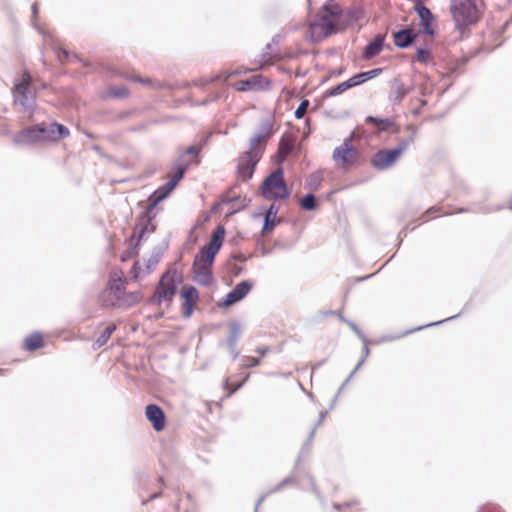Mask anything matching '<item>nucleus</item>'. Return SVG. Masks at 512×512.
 Instances as JSON below:
<instances>
[{"mask_svg":"<svg viewBox=\"0 0 512 512\" xmlns=\"http://www.w3.org/2000/svg\"><path fill=\"white\" fill-rule=\"evenodd\" d=\"M126 280L122 278L112 279L101 292L99 300L104 307L117 309H129L141 302L143 295L141 291L126 292Z\"/></svg>","mask_w":512,"mask_h":512,"instance_id":"nucleus-1","label":"nucleus"},{"mask_svg":"<svg viewBox=\"0 0 512 512\" xmlns=\"http://www.w3.org/2000/svg\"><path fill=\"white\" fill-rule=\"evenodd\" d=\"M259 192L264 199L272 201L284 200L290 197V190L285 182L281 167L271 172L263 180Z\"/></svg>","mask_w":512,"mask_h":512,"instance_id":"nucleus-2","label":"nucleus"},{"mask_svg":"<svg viewBox=\"0 0 512 512\" xmlns=\"http://www.w3.org/2000/svg\"><path fill=\"white\" fill-rule=\"evenodd\" d=\"M183 280L182 274L177 270H168L164 273L158 283L150 302L161 305L164 301L171 302L177 292L178 284Z\"/></svg>","mask_w":512,"mask_h":512,"instance_id":"nucleus-3","label":"nucleus"},{"mask_svg":"<svg viewBox=\"0 0 512 512\" xmlns=\"http://www.w3.org/2000/svg\"><path fill=\"white\" fill-rule=\"evenodd\" d=\"M225 236V228L222 225L216 227L207 246L201 247L194 258L193 266L212 267L215 257L222 247Z\"/></svg>","mask_w":512,"mask_h":512,"instance_id":"nucleus-4","label":"nucleus"},{"mask_svg":"<svg viewBox=\"0 0 512 512\" xmlns=\"http://www.w3.org/2000/svg\"><path fill=\"white\" fill-rule=\"evenodd\" d=\"M264 152V146L254 148L249 145V148L237 158L236 173L239 180L246 182L253 177L256 166Z\"/></svg>","mask_w":512,"mask_h":512,"instance_id":"nucleus-5","label":"nucleus"},{"mask_svg":"<svg viewBox=\"0 0 512 512\" xmlns=\"http://www.w3.org/2000/svg\"><path fill=\"white\" fill-rule=\"evenodd\" d=\"M31 83L32 77L28 71H25L22 80L14 84V102L23 107L25 111L33 110L36 105V93L31 90Z\"/></svg>","mask_w":512,"mask_h":512,"instance_id":"nucleus-6","label":"nucleus"},{"mask_svg":"<svg viewBox=\"0 0 512 512\" xmlns=\"http://www.w3.org/2000/svg\"><path fill=\"white\" fill-rule=\"evenodd\" d=\"M450 11L457 27L471 25L477 21L475 0H451Z\"/></svg>","mask_w":512,"mask_h":512,"instance_id":"nucleus-7","label":"nucleus"},{"mask_svg":"<svg viewBox=\"0 0 512 512\" xmlns=\"http://www.w3.org/2000/svg\"><path fill=\"white\" fill-rule=\"evenodd\" d=\"M37 131L41 137V142H57L70 135L69 129L58 122L39 123Z\"/></svg>","mask_w":512,"mask_h":512,"instance_id":"nucleus-8","label":"nucleus"},{"mask_svg":"<svg viewBox=\"0 0 512 512\" xmlns=\"http://www.w3.org/2000/svg\"><path fill=\"white\" fill-rule=\"evenodd\" d=\"M157 214L158 209H154L151 213H148V206L141 212L132 234V238H138V242L135 247L139 245V242L144 238L145 234L153 233L155 231L156 224L154 223V219Z\"/></svg>","mask_w":512,"mask_h":512,"instance_id":"nucleus-9","label":"nucleus"},{"mask_svg":"<svg viewBox=\"0 0 512 512\" xmlns=\"http://www.w3.org/2000/svg\"><path fill=\"white\" fill-rule=\"evenodd\" d=\"M352 135L345 139V141L333 152V160L341 165H353L357 150L350 144Z\"/></svg>","mask_w":512,"mask_h":512,"instance_id":"nucleus-10","label":"nucleus"},{"mask_svg":"<svg viewBox=\"0 0 512 512\" xmlns=\"http://www.w3.org/2000/svg\"><path fill=\"white\" fill-rule=\"evenodd\" d=\"M415 11L420 19L419 27L420 31L423 34L429 36H435L436 30L433 28V23L435 21L434 15L431 10L426 7L422 2H418L415 5Z\"/></svg>","mask_w":512,"mask_h":512,"instance_id":"nucleus-11","label":"nucleus"},{"mask_svg":"<svg viewBox=\"0 0 512 512\" xmlns=\"http://www.w3.org/2000/svg\"><path fill=\"white\" fill-rule=\"evenodd\" d=\"M400 157L398 150H379L371 158V165L377 170L383 171L389 169Z\"/></svg>","mask_w":512,"mask_h":512,"instance_id":"nucleus-12","label":"nucleus"},{"mask_svg":"<svg viewBox=\"0 0 512 512\" xmlns=\"http://www.w3.org/2000/svg\"><path fill=\"white\" fill-rule=\"evenodd\" d=\"M270 86V80L265 79L261 75H256L249 79L240 80L234 84L235 89L241 92L263 90L265 88H270Z\"/></svg>","mask_w":512,"mask_h":512,"instance_id":"nucleus-13","label":"nucleus"},{"mask_svg":"<svg viewBox=\"0 0 512 512\" xmlns=\"http://www.w3.org/2000/svg\"><path fill=\"white\" fill-rule=\"evenodd\" d=\"M37 129H39V124L22 129L14 135V143L16 145H33L41 142V137Z\"/></svg>","mask_w":512,"mask_h":512,"instance_id":"nucleus-14","label":"nucleus"},{"mask_svg":"<svg viewBox=\"0 0 512 512\" xmlns=\"http://www.w3.org/2000/svg\"><path fill=\"white\" fill-rule=\"evenodd\" d=\"M145 415L155 431L163 430L165 426V414L162 408L156 404H149L146 406Z\"/></svg>","mask_w":512,"mask_h":512,"instance_id":"nucleus-15","label":"nucleus"},{"mask_svg":"<svg viewBox=\"0 0 512 512\" xmlns=\"http://www.w3.org/2000/svg\"><path fill=\"white\" fill-rule=\"evenodd\" d=\"M183 303V316L189 318L192 315L194 304L199 300V294L194 286H184L181 290Z\"/></svg>","mask_w":512,"mask_h":512,"instance_id":"nucleus-16","label":"nucleus"},{"mask_svg":"<svg viewBox=\"0 0 512 512\" xmlns=\"http://www.w3.org/2000/svg\"><path fill=\"white\" fill-rule=\"evenodd\" d=\"M250 201V198L246 196L242 197L240 195H231V191L227 192L222 197V203L225 205H230L229 215H233L245 209Z\"/></svg>","mask_w":512,"mask_h":512,"instance_id":"nucleus-17","label":"nucleus"},{"mask_svg":"<svg viewBox=\"0 0 512 512\" xmlns=\"http://www.w3.org/2000/svg\"><path fill=\"white\" fill-rule=\"evenodd\" d=\"M410 91V87L405 86L400 79L394 78L391 81L388 99L393 104H399Z\"/></svg>","mask_w":512,"mask_h":512,"instance_id":"nucleus-18","label":"nucleus"},{"mask_svg":"<svg viewBox=\"0 0 512 512\" xmlns=\"http://www.w3.org/2000/svg\"><path fill=\"white\" fill-rule=\"evenodd\" d=\"M272 130V123L268 120L263 121L258 132L250 139L249 145L254 148H259L260 146L266 147V144H262V142L267 141L272 136Z\"/></svg>","mask_w":512,"mask_h":512,"instance_id":"nucleus-19","label":"nucleus"},{"mask_svg":"<svg viewBox=\"0 0 512 512\" xmlns=\"http://www.w3.org/2000/svg\"><path fill=\"white\" fill-rule=\"evenodd\" d=\"M416 38V34L408 28L400 29L393 33L394 45L400 49H406L411 46Z\"/></svg>","mask_w":512,"mask_h":512,"instance_id":"nucleus-20","label":"nucleus"},{"mask_svg":"<svg viewBox=\"0 0 512 512\" xmlns=\"http://www.w3.org/2000/svg\"><path fill=\"white\" fill-rule=\"evenodd\" d=\"M328 15H321L319 22H312L309 25V30L312 34L315 33L317 28H321L324 36H329L335 32L336 23Z\"/></svg>","mask_w":512,"mask_h":512,"instance_id":"nucleus-21","label":"nucleus"},{"mask_svg":"<svg viewBox=\"0 0 512 512\" xmlns=\"http://www.w3.org/2000/svg\"><path fill=\"white\" fill-rule=\"evenodd\" d=\"M194 279L202 286H209L213 282L212 267L193 266Z\"/></svg>","mask_w":512,"mask_h":512,"instance_id":"nucleus-22","label":"nucleus"},{"mask_svg":"<svg viewBox=\"0 0 512 512\" xmlns=\"http://www.w3.org/2000/svg\"><path fill=\"white\" fill-rule=\"evenodd\" d=\"M384 37L381 35H377L372 41H370L363 50V58L371 59L377 56L383 47Z\"/></svg>","mask_w":512,"mask_h":512,"instance_id":"nucleus-23","label":"nucleus"},{"mask_svg":"<svg viewBox=\"0 0 512 512\" xmlns=\"http://www.w3.org/2000/svg\"><path fill=\"white\" fill-rule=\"evenodd\" d=\"M175 164H176V171H175L174 175L172 176L171 180L174 181L175 184L177 185L178 182L184 177V174H185L186 170L188 169V167L192 164V161L185 159V154H181L177 158Z\"/></svg>","mask_w":512,"mask_h":512,"instance_id":"nucleus-24","label":"nucleus"},{"mask_svg":"<svg viewBox=\"0 0 512 512\" xmlns=\"http://www.w3.org/2000/svg\"><path fill=\"white\" fill-rule=\"evenodd\" d=\"M170 192L166 191L164 186L157 188L148 198V213H151L154 209H158L157 205L169 196Z\"/></svg>","mask_w":512,"mask_h":512,"instance_id":"nucleus-25","label":"nucleus"},{"mask_svg":"<svg viewBox=\"0 0 512 512\" xmlns=\"http://www.w3.org/2000/svg\"><path fill=\"white\" fill-rule=\"evenodd\" d=\"M294 148V142L292 139H285L282 137L278 144L277 158L279 162H283L286 157L292 152Z\"/></svg>","mask_w":512,"mask_h":512,"instance_id":"nucleus-26","label":"nucleus"},{"mask_svg":"<svg viewBox=\"0 0 512 512\" xmlns=\"http://www.w3.org/2000/svg\"><path fill=\"white\" fill-rule=\"evenodd\" d=\"M43 345V337L39 332H34L24 340V349L27 351H35Z\"/></svg>","mask_w":512,"mask_h":512,"instance_id":"nucleus-27","label":"nucleus"},{"mask_svg":"<svg viewBox=\"0 0 512 512\" xmlns=\"http://www.w3.org/2000/svg\"><path fill=\"white\" fill-rule=\"evenodd\" d=\"M242 334V325L238 321L231 322L229 325V336L227 338V345H237Z\"/></svg>","mask_w":512,"mask_h":512,"instance_id":"nucleus-28","label":"nucleus"},{"mask_svg":"<svg viewBox=\"0 0 512 512\" xmlns=\"http://www.w3.org/2000/svg\"><path fill=\"white\" fill-rule=\"evenodd\" d=\"M115 330H116L115 324L107 326L104 329V331L101 333V335L95 340V342L93 344L94 348L97 349V348L104 346Z\"/></svg>","mask_w":512,"mask_h":512,"instance_id":"nucleus-29","label":"nucleus"},{"mask_svg":"<svg viewBox=\"0 0 512 512\" xmlns=\"http://www.w3.org/2000/svg\"><path fill=\"white\" fill-rule=\"evenodd\" d=\"M408 129H411L412 133L408 137L401 139L394 148L395 150H398L400 156L415 140L416 130L412 126H408Z\"/></svg>","mask_w":512,"mask_h":512,"instance_id":"nucleus-30","label":"nucleus"},{"mask_svg":"<svg viewBox=\"0 0 512 512\" xmlns=\"http://www.w3.org/2000/svg\"><path fill=\"white\" fill-rule=\"evenodd\" d=\"M323 10L326 12L325 15L336 18H339L343 12L341 7L333 0H328L323 6Z\"/></svg>","mask_w":512,"mask_h":512,"instance_id":"nucleus-31","label":"nucleus"},{"mask_svg":"<svg viewBox=\"0 0 512 512\" xmlns=\"http://www.w3.org/2000/svg\"><path fill=\"white\" fill-rule=\"evenodd\" d=\"M253 285L251 282L247 280H243L236 284V286L232 289L233 292H236L237 296L243 300L247 294L251 291Z\"/></svg>","mask_w":512,"mask_h":512,"instance_id":"nucleus-32","label":"nucleus"},{"mask_svg":"<svg viewBox=\"0 0 512 512\" xmlns=\"http://www.w3.org/2000/svg\"><path fill=\"white\" fill-rule=\"evenodd\" d=\"M315 432H316V427H313L310 434H309V437L307 439V441L302 445V448H301V451L298 455V458L296 460V465L295 467H297L300 462L302 461V459L309 453L310 449H311V442H312V439L315 435Z\"/></svg>","mask_w":512,"mask_h":512,"instance_id":"nucleus-33","label":"nucleus"},{"mask_svg":"<svg viewBox=\"0 0 512 512\" xmlns=\"http://www.w3.org/2000/svg\"><path fill=\"white\" fill-rule=\"evenodd\" d=\"M457 317H458V315H454V316L448 317V318H446V319H444V320H440V321H436V322L429 323V324H426V325H422V326L416 327V328H414V329L408 330V331H406V332L402 333L401 335H399V336H397V337H390V338H388L387 340H388V341H392V340H395V339L400 338L401 336L408 335V334H410V333H412V332H414V331H419V330H422V329H424V328H426V327L437 326V325L442 324L443 322H446V321H449V320H453V319H455V318H457Z\"/></svg>","mask_w":512,"mask_h":512,"instance_id":"nucleus-34","label":"nucleus"},{"mask_svg":"<svg viewBox=\"0 0 512 512\" xmlns=\"http://www.w3.org/2000/svg\"><path fill=\"white\" fill-rule=\"evenodd\" d=\"M302 209L306 211H313L317 207L316 197L313 193L306 194L300 201Z\"/></svg>","mask_w":512,"mask_h":512,"instance_id":"nucleus-35","label":"nucleus"},{"mask_svg":"<svg viewBox=\"0 0 512 512\" xmlns=\"http://www.w3.org/2000/svg\"><path fill=\"white\" fill-rule=\"evenodd\" d=\"M366 123L380 125V127H379L380 131H385L392 125V121L390 119L378 118V117H374V116H367Z\"/></svg>","mask_w":512,"mask_h":512,"instance_id":"nucleus-36","label":"nucleus"},{"mask_svg":"<svg viewBox=\"0 0 512 512\" xmlns=\"http://www.w3.org/2000/svg\"><path fill=\"white\" fill-rule=\"evenodd\" d=\"M272 43H267L263 52L260 55L259 64L262 67L265 64H270L273 62L275 55L271 52Z\"/></svg>","mask_w":512,"mask_h":512,"instance_id":"nucleus-37","label":"nucleus"},{"mask_svg":"<svg viewBox=\"0 0 512 512\" xmlns=\"http://www.w3.org/2000/svg\"><path fill=\"white\" fill-rule=\"evenodd\" d=\"M298 486L302 489H305L307 486H310L315 495L321 499L320 492L316 488L314 479L310 475L307 474L303 477V479L298 480Z\"/></svg>","mask_w":512,"mask_h":512,"instance_id":"nucleus-38","label":"nucleus"},{"mask_svg":"<svg viewBox=\"0 0 512 512\" xmlns=\"http://www.w3.org/2000/svg\"><path fill=\"white\" fill-rule=\"evenodd\" d=\"M321 175L319 173L312 174L306 182V187L309 189L317 190L321 183Z\"/></svg>","mask_w":512,"mask_h":512,"instance_id":"nucleus-39","label":"nucleus"},{"mask_svg":"<svg viewBox=\"0 0 512 512\" xmlns=\"http://www.w3.org/2000/svg\"><path fill=\"white\" fill-rule=\"evenodd\" d=\"M309 107V101L307 99H303L297 109L294 112V116L296 119H302Z\"/></svg>","mask_w":512,"mask_h":512,"instance_id":"nucleus-40","label":"nucleus"},{"mask_svg":"<svg viewBox=\"0 0 512 512\" xmlns=\"http://www.w3.org/2000/svg\"><path fill=\"white\" fill-rule=\"evenodd\" d=\"M240 297L237 296L236 292H233L232 290L226 295V297L222 301L223 306H231L238 302H240Z\"/></svg>","mask_w":512,"mask_h":512,"instance_id":"nucleus-41","label":"nucleus"},{"mask_svg":"<svg viewBox=\"0 0 512 512\" xmlns=\"http://www.w3.org/2000/svg\"><path fill=\"white\" fill-rule=\"evenodd\" d=\"M277 223H280V220L276 221L274 219L264 218V223H263L261 234L266 235V234L272 232Z\"/></svg>","mask_w":512,"mask_h":512,"instance_id":"nucleus-42","label":"nucleus"},{"mask_svg":"<svg viewBox=\"0 0 512 512\" xmlns=\"http://www.w3.org/2000/svg\"><path fill=\"white\" fill-rule=\"evenodd\" d=\"M200 151V146H190L182 154H185V159L191 160L193 162V159L199 155Z\"/></svg>","mask_w":512,"mask_h":512,"instance_id":"nucleus-43","label":"nucleus"},{"mask_svg":"<svg viewBox=\"0 0 512 512\" xmlns=\"http://www.w3.org/2000/svg\"><path fill=\"white\" fill-rule=\"evenodd\" d=\"M347 90L348 89L345 86V83L342 82V83H340V84L330 88L329 90H327L326 95L329 96V97H333V96L340 95V94L344 93Z\"/></svg>","mask_w":512,"mask_h":512,"instance_id":"nucleus-44","label":"nucleus"},{"mask_svg":"<svg viewBox=\"0 0 512 512\" xmlns=\"http://www.w3.org/2000/svg\"><path fill=\"white\" fill-rule=\"evenodd\" d=\"M361 340L364 343V346H363V356L359 360V362L357 363L356 369H359L363 365V363L365 362L367 356L369 355L368 340H367L366 336L365 335H361Z\"/></svg>","mask_w":512,"mask_h":512,"instance_id":"nucleus-45","label":"nucleus"},{"mask_svg":"<svg viewBox=\"0 0 512 512\" xmlns=\"http://www.w3.org/2000/svg\"><path fill=\"white\" fill-rule=\"evenodd\" d=\"M260 362H261V358L245 357L242 361L241 366L243 368H252V367L258 366L260 364Z\"/></svg>","mask_w":512,"mask_h":512,"instance_id":"nucleus-46","label":"nucleus"},{"mask_svg":"<svg viewBox=\"0 0 512 512\" xmlns=\"http://www.w3.org/2000/svg\"><path fill=\"white\" fill-rule=\"evenodd\" d=\"M278 212H279V206L276 205L275 203H272L266 209L264 218L276 220V216H277Z\"/></svg>","mask_w":512,"mask_h":512,"instance_id":"nucleus-47","label":"nucleus"},{"mask_svg":"<svg viewBox=\"0 0 512 512\" xmlns=\"http://www.w3.org/2000/svg\"><path fill=\"white\" fill-rule=\"evenodd\" d=\"M429 57V50L428 48L420 47L416 51V58L417 61L420 63H426Z\"/></svg>","mask_w":512,"mask_h":512,"instance_id":"nucleus-48","label":"nucleus"},{"mask_svg":"<svg viewBox=\"0 0 512 512\" xmlns=\"http://www.w3.org/2000/svg\"><path fill=\"white\" fill-rule=\"evenodd\" d=\"M138 80L141 83L151 87L152 89H161L163 87V84L161 82L152 80L150 78H146V79L139 78Z\"/></svg>","mask_w":512,"mask_h":512,"instance_id":"nucleus-49","label":"nucleus"},{"mask_svg":"<svg viewBox=\"0 0 512 512\" xmlns=\"http://www.w3.org/2000/svg\"><path fill=\"white\" fill-rule=\"evenodd\" d=\"M111 94L114 97H126L128 96V90L127 88L121 86V87H113L111 88Z\"/></svg>","mask_w":512,"mask_h":512,"instance_id":"nucleus-50","label":"nucleus"},{"mask_svg":"<svg viewBox=\"0 0 512 512\" xmlns=\"http://www.w3.org/2000/svg\"><path fill=\"white\" fill-rule=\"evenodd\" d=\"M296 480V476L295 474H292L288 477H286L285 479H283L273 490L272 492H276V491H279L284 485L288 484V483H291L293 481Z\"/></svg>","mask_w":512,"mask_h":512,"instance_id":"nucleus-51","label":"nucleus"},{"mask_svg":"<svg viewBox=\"0 0 512 512\" xmlns=\"http://www.w3.org/2000/svg\"><path fill=\"white\" fill-rule=\"evenodd\" d=\"M479 512H502V509L496 504H486Z\"/></svg>","mask_w":512,"mask_h":512,"instance_id":"nucleus-52","label":"nucleus"},{"mask_svg":"<svg viewBox=\"0 0 512 512\" xmlns=\"http://www.w3.org/2000/svg\"><path fill=\"white\" fill-rule=\"evenodd\" d=\"M382 72L381 68H375L366 72H363L366 81L373 79L374 77L378 76Z\"/></svg>","mask_w":512,"mask_h":512,"instance_id":"nucleus-53","label":"nucleus"},{"mask_svg":"<svg viewBox=\"0 0 512 512\" xmlns=\"http://www.w3.org/2000/svg\"><path fill=\"white\" fill-rule=\"evenodd\" d=\"M57 57L59 61L64 62L69 58V52L64 48H58L57 49Z\"/></svg>","mask_w":512,"mask_h":512,"instance_id":"nucleus-54","label":"nucleus"},{"mask_svg":"<svg viewBox=\"0 0 512 512\" xmlns=\"http://www.w3.org/2000/svg\"><path fill=\"white\" fill-rule=\"evenodd\" d=\"M222 78L221 75H216L215 77H212L211 79H202L199 81V83H196L197 86L199 87H204L205 85L211 83V82H214V81H217V80H220Z\"/></svg>","mask_w":512,"mask_h":512,"instance_id":"nucleus-55","label":"nucleus"},{"mask_svg":"<svg viewBox=\"0 0 512 512\" xmlns=\"http://www.w3.org/2000/svg\"><path fill=\"white\" fill-rule=\"evenodd\" d=\"M159 260H160V256L158 254L151 256L150 259L148 260V266H147L148 270L153 269L156 266V264L159 262Z\"/></svg>","mask_w":512,"mask_h":512,"instance_id":"nucleus-56","label":"nucleus"},{"mask_svg":"<svg viewBox=\"0 0 512 512\" xmlns=\"http://www.w3.org/2000/svg\"><path fill=\"white\" fill-rule=\"evenodd\" d=\"M352 79H353V82L356 84V86L366 82L363 72L352 76Z\"/></svg>","mask_w":512,"mask_h":512,"instance_id":"nucleus-57","label":"nucleus"},{"mask_svg":"<svg viewBox=\"0 0 512 512\" xmlns=\"http://www.w3.org/2000/svg\"><path fill=\"white\" fill-rule=\"evenodd\" d=\"M218 94L214 95L213 97L205 98L204 100L197 102L196 105L198 106H206L218 99Z\"/></svg>","mask_w":512,"mask_h":512,"instance_id":"nucleus-58","label":"nucleus"},{"mask_svg":"<svg viewBox=\"0 0 512 512\" xmlns=\"http://www.w3.org/2000/svg\"><path fill=\"white\" fill-rule=\"evenodd\" d=\"M346 323L349 325V327L359 336L361 339V335H364L362 331L358 328V326L352 322V321H346Z\"/></svg>","mask_w":512,"mask_h":512,"instance_id":"nucleus-59","label":"nucleus"},{"mask_svg":"<svg viewBox=\"0 0 512 512\" xmlns=\"http://www.w3.org/2000/svg\"><path fill=\"white\" fill-rule=\"evenodd\" d=\"M230 355L233 360H236L239 357V351L237 350V345L228 346Z\"/></svg>","mask_w":512,"mask_h":512,"instance_id":"nucleus-60","label":"nucleus"},{"mask_svg":"<svg viewBox=\"0 0 512 512\" xmlns=\"http://www.w3.org/2000/svg\"><path fill=\"white\" fill-rule=\"evenodd\" d=\"M356 504H357V501L345 502L343 505H340V504L334 503V504H333V507H334L336 510H341V509H342V507L348 508V507H350L351 505H356Z\"/></svg>","mask_w":512,"mask_h":512,"instance_id":"nucleus-61","label":"nucleus"},{"mask_svg":"<svg viewBox=\"0 0 512 512\" xmlns=\"http://www.w3.org/2000/svg\"><path fill=\"white\" fill-rule=\"evenodd\" d=\"M164 188L166 189V191L168 192H172L174 190V188L176 187V184L174 181H172L171 179L166 182L165 184H163Z\"/></svg>","mask_w":512,"mask_h":512,"instance_id":"nucleus-62","label":"nucleus"},{"mask_svg":"<svg viewBox=\"0 0 512 512\" xmlns=\"http://www.w3.org/2000/svg\"><path fill=\"white\" fill-rule=\"evenodd\" d=\"M328 413H329V410L321 411L319 414V419L314 427L317 428L323 422V420L325 419V417L327 416Z\"/></svg>","mask_w":512,"mask_h":512,"instance_id":"nucleus-63","label":"nucleus"},{"mask_svg":"<svg viewBox=\"0 0 512 512\" xmlns=\"http://www.w3.org/2000/svg\"><path fill=\"white\" fill-rule=\"evenodd\" d=\"M269 347H266V346H263V347H258L256 349V351L261 354V356H265L268 352H269Z\"/></svg>","mask_w":512,"mask_h":512,"instance_id":"nucleus-64","label":"nucleus"}]
</instances>
